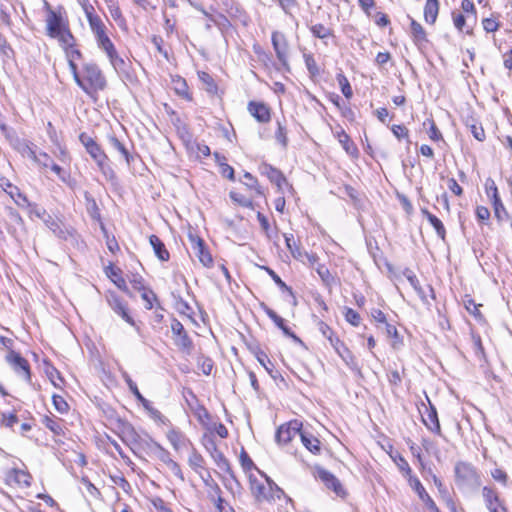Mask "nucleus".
I'll use <instances>...</instances> for the list:
<instances>
[{
  "instance_id": "obj_1",
  "label": "nucleus",
  "mask_w": 512,
  "mask_h": 512,
  "mask_svg": "<svg viewBox=\"0 0 512 512\" xmlns=\"http://www.w3.org/2000/svg\"><path fill=\"white\" fill-rule=\"evenodd\" d=\"M70 71L76 84L92 99H96L107 86L106 77L96 63L85 62L81 69L76 63H71Z\"/></svg>"
},
{
  "instance_id": "obj_2",
  "label": "nucleus",
  "mask_w": 512,
  "mask_h": 512,
  "mask_svg": "<svg viewBox=\"0 0 512 512\" xmlns=\"http://www.w3.org/2000/svg\"><path fill=\"white\" fill-rule=\"evenodd\" d=\"M454 481L459 491L464 494L476 493L481 486L478 470L469 462L458 461L454 466Z\"/></svg>"
},
{
  "instance_id": "obj_3",
  "label": "nucleus",
  "mask_w": 512,
  "mask_h": 512,
  "mask_svg": "<svg viewBox=\"0 0 512 512\" xmlns=\"http://www.w3.org/2000/svg\"><path fill=\"white\" fill-rule=\"evenodd\" d=\"M260 475L265 478L266 483L259 480L252 473L249 474L250 490L255 500L261 503L280 499L284 495V491L263 472Z\"/></svg>"
},
{
  "instance_id": "obj_4",
  "label": "nucleus",
  "mask_w": 512,
  "mask_h": 512,
  "mask_svg": "<svg viewBox=\"0 0 512 512\" xmlns=\"http://www.w3.org/2000/svg\"><path fill=\"white\" fill-rule=\"evenodd\" d=\"M79 141L85 147L86 152L95 161L98 169L102 172V174L106 178H112L114 176V171L110 167L109 158L101 146L85 132L79 135Z\"/></svg>"
},
{
  "instance_id": "obj_5",
  "label": "nucleus",
  "mask_w": 512,
  "mask_h": 512,
  "mask_svg": "<svg viewBox=\"0 0 512 512\" xmlns=\"http://www.w3.org/2000/svg\"><path fill=\"white\" fill-rule=\"evenodd\" d=\"M318 328L322 335L329 340L331 346L335 349L337 354L342 358L346 365L352 371H359L360 369L356 358L344 345V343L337 336H335L333 330L323 321H319Z\"/></svg>"
},
{
  "instance_id": "obj_6",
  "label": "nucleus",
  "mask_w": 512,
  "mask_h": 512,
  "mask_svg": "<svg viewBox=\"0 0 512 512\" xmlns=\"http://www.w3.org/2000/svg\"><path fill=\"white\" fill-rule=\"evenodd\" d=\"M44 224L58 239L71 245H78L79 236L73 227L66 226L60 219L51 215L44 219Z\"/></svg>"
},
{
  "instance_id": "obj_7",
  "label": "nucleus",
  "mask_w": 512,
  "mask_h": 512,
  "mask_svg": "<svg viewBox=\"0 0 512 512\" xmlns=\"http://www.w3.org/2000/svg\"><path fill=\"white\" fill-rule=\"evenodd\" d=\"M106 301L109 305V307L118 315L120 316L126 323L131 325L132 327H135L137 330H139V327L137 326L134 319L129 314V309L127 303L118 296L113 291H108L105 295Z\"/></svg>"
},
{
  "instance_id": "obj_8",
  "label": "nucleus",
  "mask_w": 512,
  "mask_h": 512,
  "mask_svg": "<svg viewBox=\"0 0 512 512\" xmlns=\"http://www.w3.org/2000/svg\"><path fill=\"white\" fill-rule=\"evenodd\" d=\"M69 26V21L65 16L63 7H59L57 12H50L46 17V32L49 37H54Z\"/></svg>"
},
{
  "instance_id": "obj_9",
  "label": "nucleus",
  "mask_w": 512,
  "mask_h": 512,
  "mask_svg": "<svg viewBox=\"0 0 512 512\" xmlns=\"http://www.w3.org/2000/svg\"><path fill=\"white\" fill-rule=\"evenodd\" d=\"M171 331L175 345L181 351L190 354L193 349V341L185 330L183 324L176 318L172 319Z\"/></svg>"
},
{
  "instance_id": "obj_10",
  "label": "nucleus",
  "mask_w": 512,
  "mask_h": 512,
  "mask_svg": "<svg viewBox=\"0 0 512 512\" xmlns=\"http://www.w3.org/2000/svg\"><path fill=\"white\" fill-rule=\"evenodd\" d=\"M302 422L299 420H291L285 424H282L276 431V441L278 443L287 444L294 437L299 436L302 433Z\"/></svg>"
},
{
  "instance_id": "obj_11",
  "label": "nucleus",
  "mask_w": 512,
  "mask_h": 512,
  "mask_svg": "<svg viewBox=\"0 0 512 512\" xmlns=\"http://www.w3.org/2000/svg\"><path fill=\"white\" fill-rule=\"evenodd\" d=\"M83 8L95 40L98 41L101 38L107 37V27L102 19L94 13V7L92 5H85Z\"/></svg>"
},
{
  "instance_id": "obj_12",
  "label": "nucleus",
  "mask_w": 512,
  "mask_h": 512,
  "mask_svg": "<svg viewBox=\"0 0 512 512\" xmlns=\"http://www.w3.org/2000/svg\"><path fill=\"white\" fill-rule=\"evenodd\" d=\"M83 8L95 40L98 41L101 38L107 37V27L102 19L94 13V7L92 5H85Z\"/></svg>"
},
{
  "instance_id": "obj_13",
  "label": "nucleus",
  "mask_w": 512,
  "mask_h": 512,
  "mask_svg": "<svg viewBox=\"0 0 512 512\" xmlns=\"http://www.w3.org/2000/svg\"><path fill=\"white\" fill-rule=\"evenodd\" d=\"M272 45L276 53V57L282 66L289 71L288 63V43L284 34L274 31L271 36Z\"/></svg>"
},
{
  "instance_id": "obj_14",
  "label": "nucleus",
  "mask_w": 512,
  "mask_h": 512,
  "mask_svg": "<svg viewBox=\"0 0 512 512\" xmlns=\"http://www.w3.org/2000/svg\"><path fill=\"white\" fill-rule=\"evenodd\" d=\"M189 240L195 256L199 259L203 266L211 267L213 265V258L207 249L204 240L192 234L189 235Z\"/></svg>"
},
{
  "instance_id": "obj_15",
  "label": "nucleus",
  "mask_w": 512,
  "mask_h": 512,
  "mask_svg": "<svg viewBox=\"0 0 512 512\" xmlns=\"http://www.w3.org/2000/svg\"><path fill=\"white\" fill-rule=\"evenodd\" d=\"M6 361L11 365L13 370L24 377L26 381L31 380V372L29 362L22 357L18 352L11 350L7 356Z\"/></svg>"
},
{
  "instance_id": "obj_16",
  "label": "nucleus",
  "mask_w": 512,
  "mask_h": 512,
  "mask_svg": "<svg viewBox=\"0 0 512 512\" xmlns=\"http://www.w3.org/2000/svg\"><path fill=\"white\" fill-rule=\"evenodd\" d=\"M31 478V475L27 471L18 468L9 469L5 473V481L8 485L29 487Z\"/></svg>"
},
{
  "instance_id": "obj_17",
  "label": "nucleus",
  "mask_w": 512,
  "mask_h": 512,
  "mask_svg": "<svg viewBox=\"0 0 512 512\" xmlns=\"http://www.w3.org/2000/svg\"><path fill=\"white\" fill-rule=\"evenodd\" d=\"M410 485L416 491L419 498L421 499V501L424 503V505L430 512H440L436 503L430 497V495L427 493L424 486L422 485V483L420 482V480L417 477H411Z\"/></svg>"
},
{
  "instance_id": "obj_18",
  "label": "nucleus",
  "mask_w": 512,
  "mask_h": 512,
  "mask_svg": "<svg viewBox=\"0 0 512 512\" xmlns=\"http://www.w3.org/2000/svg\"><path fill=\"white\" fill-rule=\"evenodd\" d=\"M248 111L260 123H267L271 119L270 108L262 102L250 101Z\"/></svg>"
},
{
  "instance_id": "obj_19",
  "label": "nucleus",
  "mask_w": 512,
  "mask_h": 512,
  "mask_svg": "<svg viewBox=\"0 0 512 512\" xmlns=\"http://www.w3.org/2000/svg\"><path fill=\"white\" fill-rule=\"evenodd\" d=\"M317 474H318L319 479L326 485V487L328 489L333 490L339 496H342L345 494V491H344L340 481L331 472H329L325 469H318Z\"/></svg>"
},
{
  "instance_id": "obj_20",
  "label": "nucleus",
  "mask_w": 512,
  "mask_h": 512,
  "mask_svg": "<svg viewBox=\"0 0 512 512\" xmlns=\"http://www.w3.org/2000/svg\"><path fill=\"white\" fill-rule=\"evenodd\" d=\"M264 312L274 322V324L283 331L286 336L291 337L294 342L302 344L301 339L293 331H291V329L285 324V320L280 317L274 310L264 306Z\"/></svg>"
},
{
  "instance_id": "obj_21",
  "label": "nucleus",
  "mask_w": 512,
  "mask_h": 512,
  "mask_svg": "<svg viewBox=\"0 0 512 512\" xmlns=\"http://www.w3.org/2000/svg\"><path fill=\"white\" fill-rule=\"evenodd\" d=\"M166 437L174 450L179 451L181 448L191 444L190 440L176 428H171L167 433Z\"/></svg>"
},
{
  "instance_id": "obj_22",
  "label": "nucleus",
  "mask_w": 512,
  "mask_h": 512,
  "mask_svg": "<svg viewBox=\"0 0 512 512\" xmlns=\"http://www.w3.org/2000/svg\"><path fill=\"white\" fill-rule=\"evenodd\" d=\"M213 451H211V457L215 461L216 465L222 471L228 473L232 478H234L233 470L230 466L228 459L224 456V454L217 448L214 441H211Z\"/></svg>"
},
{
  "instance_id": "obj_23",
  "label": "nucleus",
  "mask_w": 512,
  "mask_h": 512,
  "mask_svg": "<svg viewBox=\"0 0 512 512\" xmlns=\"http://www.w3.org/2000/svg\"><path fill=\"white\" fill-rule=\"evenodd\" d=\"M410 33L414 44L418 47L423 46L428 42L426 31L423 26L411 18Z\"/></svg>"
},
{
  "instance_id": "obj_24",
  "label": "nucleus",
  "mask_w": 512,
  "mask_h": 512,
  "mask_svg": "<svg viewBox=\"0 0 512 512\" xmlns=\"http://www.w3.org/2000/svg\"><path fill=\"white\" fill-rule=\"evenodd\" d=\"M261 173L266 175L279 189H281L283 184H286V178L283 173L269 164H263L261 166Z\"/></svg>"
},
{
  "instance_id": "obj_25",
  "label": "nucleus",
  "mask_w": 512,
  "mask_h": 512,
  "mask_svg": "<svg viewBox=\"0 0 512 512\" xmlns=\"http://www.w3.org/2000/svg\"><path fill=\"white\" fill-rule=\"evenodd\" d=\"M424 425L433 433L441 435V427L437 415V411L433 406L426 408V414L422 418Z\"/></svg>"
},
{
  "instance_id": "obj_26",
  "label": "nucleus",
  "mask_w": 512,
  "mask_h": 512,
  "mask_svg": "<svg viewBox=\"0 0 512 512\" xmlns=\"http://www.w3.org/2000/svg\"><path fill=\"white\" fill-rule=\"evenodd\" d=\"M107 8L113 20L122 30H127V22L123 16L117 0H105Z\"/></svg>"
},
{
  "instance_id": "obj_27",
  "label": "nucleus",
  "mask_w": 512,
  "mask_h": 512,
  "mask_svg": "<svg viewBox=\"0 0 512 512\" xmlns=\"http://www.w3.org/2000/svg\"><path fill=\"white\" fill-rule=\"evenodd\" d=\"M300 439L302 444L305 446L307 450L311 453L318 455L321 452V443L317 437L313 434L308 433L306 431H302L300 434Z\"/></svg>"
},
{
  "instance_id": "obj_28",
  "label": "nucleus",
  "mask_w": 512,
  "mask_h": 512,
  "mask_svg": "<svg viewBox=\"0 0 512 512\" xmlns=\"http://www.w3.org/2000/svg\"><path fill=\"white\" fill-rule=\"evenodd\" d=\"M148 448L150 452L153 454V456H155L165 465H167L169 462L173 460L171 458L170 452L167 449H165L161 444L154 440L150 441V443L148 444Z\"/></svg>"
},
{
  "instance_id": "obj_29",
  "label": "nucleus",
  "mask_w": 512,
  "mask_h": 512,
  "mask_svg": "<svg viewBox=\"0 0 512 512\" xmlns=\"http://www.w3.org/2000/svg\"><path fill=\"white\" fill-rule=\"evenodd\" d=\"M149 242L151 246L153 247L155 255L160 259L161 261H168L170 258V254L168 250L165 247V244L162 242V240L156 236L151 235L149 237Z\"/></svg>"
},
{
  "instance_id": "obj_30",
  "label": "nucleus",
  "mask_w": 512,
  "mask_h": 512,
  "mask_svg": "<svg viewBox=\"0 0 512 512\" xmlns=\"http://www.w3.org/2000/svg\"><path fill=\"white\" fill-rule=\"evenodd\" d=\"M107 58L111 64V66L113 67V69L118 73V74H127L128 73V69H129V64L128 62H126L117 52V50H115L114 52H112L111 54L107 55Z\"/></svg>"
},
{
  "instance_id": "obj_31",
  "label": "nucleus",
  "mask_w": 512,
  "mask_h": 512,
  "mask_svg": "<svg viewBox=\"0 0 512 512\" xmlns=\"http://www.w3.org/2000/svg\"><path fill=\"white\" fill-rule=\"evenodd\" d=\"M439 13L438 0H426L424 6V19L428 24H434Z\"/></svg>"
},
{
  "instance_id": "obj_32",
  "label": "nucleus",
  "mask_w": 512,
  "mask_h": 512,
  "mask_svg": "<svg viewBox=\"0 0 512 512\" xmlns=\"http://www.w3.org/2000/svg\"><path fill=\"white\" fill-rule=\"evenodd\" d=\"M108 140L111 147L118 151L121 154V156L125 159L126 163L130 165L134 159L131 153L129 152L127 146L114 135H110L108 137Z\"/></svg>"
},
{
  "instance_id": "obj_33",
  "label": "nucleus",
  "mask_w": 512,
  "mask_h": 512,
  "mask_svg": "<svg viewBox=\"0 0 512 512\" xmlns=\"http://www.w3.org/2000/svg\"><path fill=\"white\" fill-rule=\"evenodd\" d=\"M421 213L426 217L429 223L433 226L436 231V234L442 239H445L446 229L442 223V221L437 218L434 214L430 213L426 208L421 209Z\"/></svg>"
},
{
  "instance_id": "obj_34",
  "label": "nucleus",
  "mask_w": 512,
  "mask_h": 512,
  "mask_svg": "<svg viewBox=\"0 0 512 512\" xmlns=\"http://www.w3.org/2000/svg\"><path fill=\"white\" fill-rule=\"evenodd\" d=\"M42 424L49 429L54 435L60 436L64 434V430L62 427V420L59 418H56L54 416H47L45 415L42 418Z\"/></svg>"
},
{
  "instance_id": "obj_35",
  "label": "nucleus",
  "mask_w": 512,
  "mask_h": 512,
  "mask_svg": "<svg viewBox=\"0 0 512 512\" xmlns=\"http://www.w3.org/2000/svg\"><path fill=\"white\" fill-rule=\"evenodd\" d=\"M188 464L197 474L203 475L201 471L205 469V460L194 447L189 455Z\"/></svg>"
},
{
  "instance_id": "obj_36",
  "label": "nucleus",
  "mask_w": 512,
  "mask_h": 512,
  "mask_svg": "<svg viewBox=\"0 0 512 512\" xmlns=\"http://www.w3.org/2000/svg\"><path fill=\"white\" fill-rule=\"evenodd\" d=\"M53 38L58 40L59 44L64 50L73 48L76 44V39L73 36L69 26L63 31L59 32V34Z\"/></svg>"
},
{
  "instance_id": "obj_37",
  "label": "nucleus",
  "mask_w": 512,
  "mask_h": 512,
  "mask_svg": "<svg viewBox=\"0 0 512 512\" xmlns=\"http://www.w3.org/2000/svg\"><path fill=\"white\" fill-rule=\"evenodd\" d=\"M482 496L485 501V505L487 508L493 506H501L502 502L499 499L498 493L496 490L489 486H484L482 489Z\"/></svg>"
},
{
  "instance_id": "obj_38",
  "label": "nucleus",
  "mask_w": 512,
  "mask_h": 512,
  "mask_svg": "<svg viewBox=\"0 0 512 512\" xmlns=\"http://www.w3.org/2000/svg\"><path fill=\"white\" fill-rule=\"evenodd\" d=\"M284 238L286 247L290 251L293 258L302 261L304 251H302L300 246L295 243L293 234H284Z\"/></svg>"
},
{
  "instance_id": "obj_39",
  "label": "nucleus",
  "mask_w": 512,
  "mask_h": 512,
  "mask_svg": "<svg viewBox=\"0 0 512 512\" xmlns=\"http://www.w3.org/2000/svg\"><path fill=\"white\" fill-rule=\"evenodd\" d=\"M338 140L340 144L342 145L343 149L349 154V155H357L358 149L356 145L351 141L349 135L344 131L341 130L338 132Z\"/></svg>"
},
{
  "instance_id": "obj_40",
  "label": "nucleus",
  "mask_w": 512,
  "mask_h": 512,
  "mask_svg": "<svg viewBox=\"0 0 512 512\" xmlns=\"http://www.w3.org/2000/svg\"><path fill=\"white\" fill-rule=\"evenodd\" d=\"M122 377L124 379V381L126 382V384L128 385L129 387V390L131 391V393L137 398V400L139 402H141V404L143 406H148V402L149 400H147L139 391L136 383L131 379V377L129 376V374L127 372H123L122 373Z\"/></svg>"
},
{
  "instance_id": "obj_41",
  "label": "nucleus",
  "mask_w": 512,
  "mask_h": 512,
  "mask_svg": "<svg viewBox=\"0 0 512 512\" xmlns=\"http://www.w3.org/2000/svg\"><path fill=\"white\" fill-rule=\"evenodd\" d=\"M309 30L315 38H319L322 40L334 36L333 30L331 28L326 27L325 25H323L321 23L311 25L309 27Z\"/></svg>"
},
{
  "instance_id": "obj_42",
  "label": "nucleus",
  "mask_w": 512,
  "mask_h": 512,
  "mask_svg": "<svg viewBox=\"0 0 512 512\" xmlns=\"http://www.w3.org/2000/svg\"><path fill=\"white\" fill-rule=\"evenodd\" d=\"M261 268L267 272V274L272 278V280L275 282V284L282 291L288 292L295 299V295H294L292 288L289 287L284 281H282V279L278 276V274L273 269H271L270 267H267V266H262Z\"/></svg>"
},
{
  "instance_id": "obj_43",
  "label": "nucleus",
  "mask_w": 512,
  "mask_h": 512,
  "mask_svg": "<svg viewBox=\"0 0 512 512\" xmlns=\"http://www.w3.org/2000/svg\"><path fill=\"white\" fill-rule=\"evenodd\" d=\"M202 480L204 481L205 485L209 487L211 490L209 492V497L213 502L215 503L216 499L221 496V488L219 485L211 478V475L207 473V477H204V475H201Z\"/></svg>"
},
{
  "instance_id": "obj_44",
  "label": "nucleus",
  "mask_w": 512,
  "mask_h": 512,
  "mask_svg": "<svg viewBox=\"0 0 512 512\" xmlns=\"http://www.w3.org/2000/svg\"><path fill=\"white\" fill-rule=\"evenodd\" d=\"M198 76L201 82L203 83L205 90L209 94L215 95L217 93L218 87L213 77L207 72H199Z\"/></svg>"
},
{
  "instance_id": "obj_45",
  "label": "nucleus",
  "mask_w": 512,
  "mask_h": 512,
  "mask_svg": "<svg viewBox=\"0 0 512 512\" xmlns=\"http://www.w3.org/2000/svg\"><path fill=\"white\" fill-rule=\"evenodd\" d=\"M255 357L257 358L258 362L265 368V370L275 379L277 375L273 374V364L270 361L267 354L262 351L261 349L257 348L254 351Z\"/></svg>"
},
{
  "instance_id": "obj_46",
  "label": "nucleus",
  "mask_w": 512,
  "mask_h": 512,
  "mask_svg": "<svg viewBox=\"0 0 512 512\" xmlns=\"http://www.w3.org/2000/svg\"><path fill=\"white\" fill-rule=\"evenodd\" d=\"M305 66L310 74L311 77H316L320 75V69L314 59L313 54L311 53H304L303 54Z\"/></svg>"
},
{
  "instance_id": "obj_47",
  "label": "nucleus",
  "mask_w": 512,
  "mask_h": 512,
  "mask_svg": "<svg viewBox=\"0 0 512 512\" xmlns=\"http://www.w3.org/2000/svg\"><path fill=\"white\" fill-rule=\"evenodd\" d=\"M441 500L446 504L451 512H457L456 503L446 486L438 489Z\"/></svg>"
},
{
  "instance_id": "obj_48",
  "label": "nucleus",
  "mask_w": 512,
  "mask_h": 512,
  "mask_svg": "<svg viewBox=\"0 0 512 512\" xmlns=\"http://www.w3.org/2000/svg\"><path fill=\"white\" fill-rule=\"evenodd\" d=\"M494 215L499 222H504L509 218V214L501 199L492 202Z\"/></svg>"
},
{
  "instance_id": "obj_49",
  "label": "nucleus",
  "mask_w": 512,
  "mask_h": 512,
  "mask_svg": "<svg viewBox=\"0 0 512 512\" xmlns=\"http://www.w3.org/2000/svg\"><path fill=\"white\" fill-rule=\"evenodd\" d=\"M6 192L11 196V198L15 201L18 206L25 207L27 203V198L23 195L16 186L11 184L8 185V190Z\"/></svg>"
},
{
  "instance_id": "obj_50",
  "label": "nucleus",
  "mask_w": 512,
  "mask_h": 512,
  "mask_svg": "<svg viewBox=\"0 0 512 512\" xmlns=\"http://www.w3.org/2000/svg\"><path fill=\"white\" fill-rule=\"evenodd\" d=\"M120 269L118 268H114V267H109L108 270H107V275L110 277V278H113V282L117 285V287H119L120 289H122L123 291H127V285H126V282L125 280L120 276Z\"/></svg>"
},
{
  "instance_id": "obj_51",
  "label": "nucleus",
  "mask_w": 512,
  "mask_h": 512,
  "mask_svg": "<svg viewBox=\"0 0 512 512\" xmlns=\"http://www.w3.org/2000/svg\"><path fill=\"white\" fill-rule=\"evenodd\" d=\"M45 372L49 379L51 380L52 384L55 387L60 388L61 384L64 382L60 372L52 365H47Z\"/></svg>"
},
{
  "instance_id": "obj_52",
  "label": "nucleus",
  "mask_w": 512,
  "mask_h": 512,
  "mask_svg": "<svg viewBox=\"0 0 512 512\" xmlns=\"http://www.w3.org/2000/svg\"><path fill=\"white\" fill-rule=\"evenodd\" d=\"M31 158L40 166L44 168H48L52 163V158L45 152H41L39 154H36L35 151H30Z\"/></svg>"
},
{
  "instance_id": "obj_53",
  "label": "nucleus",
  "mask_w": 512,
  "mask_h": 512,
  "mask_svg": "<svg viewBox=\"0 0 512 512\" xmlns=\"http://www.w3.org/2000/svg\"><path fill=\"white\" fill-rule=\"evenodd\" d=\"M240 464L246 473L250 472L253 469L256 470L259 474L261 473V471L255 466L254 462L244 449H242L240 454Z\"/></svg>"
},
{
  "instance_id": "obj_54",
  "label": "nucleus",
  "mask_w": 512,
  "mask_h": 512,
  "mask_svg": "<svg viewBox=\"0 0 512 512\" xmlns=\"http://www.w3.org/2000/svg\"><path fill=\"white\" fill-rule=\"evenodd\" d=\"M336 79L338 81V84L341 87V91H342L343 95L347 99L351 98L353 95V91H352V87H351L348 79L346 78V76L342 73H339V74H337Z\"/></svg>"
},
{
  "instance_id": "obj_55",
  "label": "nucleus",
  "mask_w": 512,
  "mask_h": 512,
  "mask_svg": "<svg viewBox=\"0 0 512 512\" xmlns=\"http://www.w3.org/2000/svg\"><path fill=\"white\" fill-rule=\"evenodd\" d=\"M276 141L285 149L288 145L287 129L280 122L277 121V130L275 131Z\"/></svg>"
},
{
  "instance_id": "obj_56",
  "label": "nucleus",
  "mask_w": 512,
  "mask_h": 512,
  "mask_svg": "<svg viewBox=\"0 0 512 512\" xmlns=\"http://www.w3.org/2000/svg\"><path fill=\"white\" fill-rule=\"evenodd\" d=\"M316 272L326 286H331L334 282V278L331 275L329 269L324 264H318Z\"/></svg>"
},
{
  "instance_id": "obj_57",
  "label": "nucleus",
  "mask_w": 512,
  "mask_h": 512,
  "mask_svg": "<svg viewBox=\"0 0 512 512\" xmlns=\"http://www.w3.org/2000/svg\"><path fill=\"white\" fill-rule=\"evenodd\" d=\"M147 412L149 413L150 417L154 419L155 421H158L164 425L170 424V421L167 417H165L158 409L154 408L150 401L148 402V406H143Z\"/></svg>"
},
{
  "instance_id": "obj_58",
  "label": "nucleus",
  "mask_w": 512,
  "mask_h": 512,
  "mask_svg": "<svg viewBox=\"0 0 512 512\" xmlns=\"http://www.w3.org/2000/svg\"><path fill=\"white\" fill-rule=\"evenodd\" d=\"M482 27L487 33L496 32L500 28L498 17H487L482 19Z\"/></svg>"
},
{
  "instance_id": "obj_59",
  "label": "nucleus",
  "mask_w": 512,
  "mask_h": 512,
  "mask_svg": "<svg viewBox=\"0 0 512 512\" xmlns=\"http://www.w3.org/2000/svg\"><path fill=\"white\" fill-rule=\"evenodd\" d=\"M173 82L175 84V91L178 95L186 99H191L185 79L177 77V79H174Z\"/></svg>"
},
{
  "instance_id": "obj_60",
  "label": "nucleus",
  "mask_w": 512,
  "mask_h": 512,
  "mask_svg": "<svg viewBox=\"0 0 512 512\" xmlns=\"http://www.w3.org/2000/svg\"><path fill=\"white\" fill-rule=\"evenodd\" d=\"M28 207V211H29V215L32 217V216H35L41 220L44 221L45 218H47V216L49 214H47L46 210L40 206H38L37 204L35 203H29L27 201L26 205Z\"/></svg>"
},
{
  "instance_id": "obj_61",
  "label": "nucleus",
  "mask_w": 512,
  "mask_h": 512,
  "mask_svg": "<svg viewBox=\"0 0 512 512\" xmlns=\"http://www.w3.org/2000/svg\"><path fill=\"white\" fill-rule=\"evenodd\" d=\"M96 44L97 47L106 54V56L116 50L115 45L113 44L109 36L99 39L98 41H96Z\"/></svg>"
},
{
  "instance_id": "obj_62",
  "label": "nucleus",
  "mask_w": 512,
  "mask_h": 512,
  "mask_svg": "<svg viewBox=\"0 0 512 512\" xmlns=\"http://www.w3.org/2000/svg\"><path fill=\"white\" fill-rule=\"evenodd\" d=\"M485 190L486 194L489 198H491V201H496V199H501L498 194L497 186L492 178H487L485 182Z\"/></svg>"
},
{
  "instance_id": "obj_63",
  "label": "nucleus",
  "mask_w": 512,
  "mask_h": 512,
  "mask_svg": "<svg viewBox=\"0 0 512 512\" xmlns=\"http://www.w3.org/2000/svg\"><path fill=\"white\" fill-rule=\"evenodd\" d=\"M52 402H53V405L55 407V409L61 413V414H64L66 413L68 410H69V405L68 403L65 401V399L60 396V395H56L54 394L52 396Z\"/></svg>"
},
{
  "instance_id": "obj_64",
  "label": "nucleus",
  "mask_w": 512,
  "mask_h": 512,
  "mask_svg": "<svg viewBox=\"0 0 512 512\" xmlns=\"http://www.w3.org/2000/svg\"><path fill=\"white\" fill-rule=\"evenodd\" d=\"M121 425H122L121 432L123 434V437H125L131 441H136L138 434H137L136 430L134 429V427L128 422H122Z\"/></svg>"
}]
</instances>
